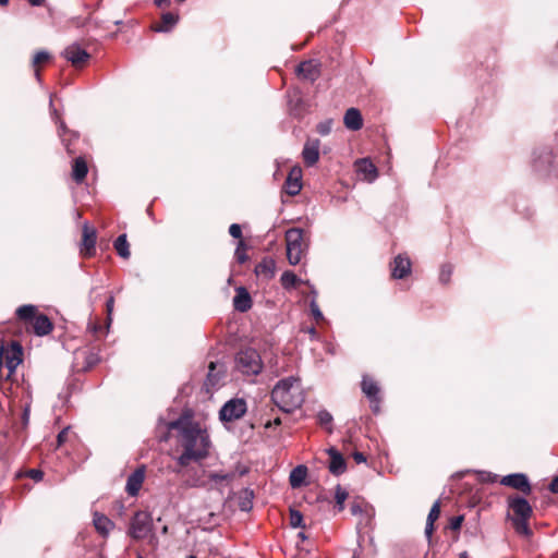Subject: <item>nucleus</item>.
Returning a JSON list of instances; mask_svg holds the SVG:
<instances>
[{"mask_svg": "<svg viewBox=\"0 0 558 558\" xmlns=\"http://www.w3.org/2000/svg\"><path fill=\"white\" fill-rule=\"evenodd\" d=\"M167 436L161 440L173 437L182 453H209L211 439L204 422L196 421L192 414L183 413L177 420L166 424Z\"/></svg>", "mask_w": 558, "mask_h": 558, "instance_id": "1", "label": "nucleus"}, {"mask_svg": "<svg viewBox=\"0 0 558 558\" xmlns=\"http://www.w3.org/2000/svg\"><path fill=\"white\" fill-rule=\"evenodd\" d=\"M271 400L283 412H292L304 402V393L298 378L291 376L279 380L271 391Z\"/></svg>", "mask_w": 558, "mask_h": 558, "instance_id": "2", "label": "nucleus"}, {"mask_svg": "<svg viewBox=\"0 0 558 558\" xmlns=\"http://www.w3.org/2000/svg\"><path fill=\"white\" fill-rule=\"evenodd\" d=\"M16 315L21 320L32 325L34 333L46 336L52 330V323L44 315H37V307L34 305H23L16 310Z\"/></svg>", "mask_w": 558, "mask_h": 558, "instance_id": "3", "label": "nucleus"}, {"mask_svg": "<svg viewBox=\"0 0 558 558\" xmlns=\"http://www.w3.org/2000/svg\"><path fill=\"white\" fill-rule=\"evenodd\" d=\"M235 368L246 376L258 375L264 367L259 353L252 348L240 350L234 359Z\"/></svg>", "mask_w": 558, "mask_h": 558, "instance_id": "4", "label": "nucleus"}, {"mask_svg": "<svg viewBox=\"0 0 558 558\" xmlns=\"http://www.w3.org/2000/svg\"><path fill=\"white\" fill-rule=\"evenodd\" d=\"M287 258L291 265H298L307 245L303 239V231L299 228H291L286 232Z\"/></svg>", "mask_w": 558, "mask_h": 558, "instance_id": "5", "label": "nucleus"}, {"mask_svg": "<svg viewBox=\"0 0 558 558\" xmlns=\"http://www.w3.org/2000/svg\"><path fill=\"white\" fill-rule=\"evenodd\" d=\"M153 531V518L149 512L136 511L131 519L129 526V535L135 539L141 541L146 538Z\"/></svg>", "mask_w": 558, "mask_h": 558, "instance_id": "6", "label": "nucleus"}, {"mask_svg": "<svg viewBox=\"0 0 558 558\" xmlns=\"http://www.w3.org/2000/svg\"><path fill=\"white\" fill-rule=\"evenodd\" d=\"M247 410V405L244 399L234 398L227 401L219 411L220 421L227 425L236 420H240Z\"/></svg>", "mask_w": 558, "mask_h": 558, "instance_id": "7", "label": "nucleus"}, {"mask_svg": "<svg viewBox=\"0 0 558 558\" xmlns=\"http://www.w3.org/2000/svg\"><path fill=\"white\" fill-rule=\"evenodd\" d=\"M508 508L513 512L512 520H530L533 508L530 502L521 496H509L507 499Z\"/></svg>", "mask_w": 558, "mask_h": 558, "instance_id": "8", "label": "nucleus"}, {"mask_svg": "<svg viewBox=\"0 0 558 558\" xmlns=\"http://www.w3.org/2000/svg\"><path fill=\"white\" fill-rule=\"evenodd\" d=\"M499 483L504 486L517 489L524 495H530L532 493V485L527 475L524 473L505 475L500 478Z\"/></svg>", "mask_w": 558, "mask_h": 558, "instance_id": "9", "label": "nucleus"}, {"mask_svg": "<svg viewBox=\"0 0 558 558\" xmlns=\"http://www.w3.org/2000/svg\"><path fill=\"white\" fill-rule=\"evenodd\" d=\"M146 466L140 465L136 468L126 480L125 492L131 497H136L142 488L145 480Z\"/></svg>", "mask_w": 558, "mask_h": 558, "instance_id": "10", "label": "nucleus"}, {"mask_svg": "<svg viewBox=\"0 0 558 558\" xmlns=\"http://www.w3.org/2000/svg\"><path fill=\"white\" fill-rule=\"evenodd\" d=\"M0 360L3 361L9 371L13 373L22 362L21 347L19 344H13L9 349L2 348L0 351Z\"/></svg>", "mask_w": 558, "mask_h": 558, "instance_id": "11", "label": "nucleus"}, {"mask_svg": "<svg viewBox=\"0 0 558 558\" xmlns=\"http://www.w3.org/2000/svg\"><path fill=\"white\" fill-rule=\"evenodd\" d=\"M63 57L78 68L82 66L89 59V53L77 44H72L63 51Z\"/></svg>", "mask_w": 558, "mask_h": 558, "instance_id": "12", "label": "nucleus"}, {"mask_svg": "<svg viewBox=\"0 0 558 558\" xmlns=\"http://www.w3.org/2000/svg\"><path fill=\"white\" fill-rule=\"evenodd\" d=\"M96 239V230L85 223L83 227V236L81 243V253L84 256L90 257L95 254Z\"/></svg>", "mask_w": 558, "mask_h": 558, "instance_id": "13", "label": "nucleus"}, {"mask_svg": "<svg viewBox=\"0 0 558 558\" xmlns=\"http://www.w3.org/2000/svg\"><path fill=\"white\" fill-rule=\"evenodd\" d=\"M355 171L363 180L368 183L374 182L378 177L376 166L367 158L359 159L355 161Z\"/></svg>", "mask_w": 558, "mask_h": 558, "instance_id": "14", "label": "nucleus"}, {"mask_svg": "<svg viewBox=\"0 0 558 558\" xmlns=\"http://www.w3.org/2000/svg\"><path fill=\"white\" fill-rule=\"evenodd\" d=\"M319 146L320 142L319 140H307L303 150H302V157L304 160V163L308 167L314 166L318 159H319Z\"/></svg>", "mask_w": 558, "mask_h": 558, "instance_id": "15", "label": "nucleus"}, {"mask_svg": "<svg viewBox=\"0 0 558 558\" xmlns=\"http://www.w3.org/2000/svg\"><path fill=\"white\" fill-rule=\"evenodd\" d=\"M301 179H302L301 168L300 167L292 168L291 171L289 172L287 180H286V192L289 195L294 196L300 193V191L302 189Z\"/></svg>", "mask_w": 558, "mask_h": 558, "instance_id": "16", "label": "nucleus"}, {"mask_svg": "<svg viewBox=\"0 0 558 558\" xmlns=\"http://www.w3.org/2000/svg\"><path fill=\"white\" fill-rule=\"evenodd\" d=\"M411 271V260L408 256L398 255L391 268V275L395 279H402L407 277Z\"/></svg>", "mask_w": 558, "mask_h": 558, "instance_id": "17", "label": "nucleus"}, {"mask_svg": "<svg viewBox=\"0 0 558 558\" xmlns=\"http://www.w3.org/2000/svg\"><path fill=\"white\" fill-rule=\"evenodd\" d=\"M296 72L302 78L314 82L319 76L318 63L314 60L301 62Z\"/></svg>", "mask_w": 558, "mask_h": 558, "instance_id": "18", "label": "nucleus"}, {"mask_svg": "<svg viewBox=\"0 0 558 558\" xmlns=\"http://www.w3.org/2000/svg\"><path fill=\"white\" fill-rule=\"evenodd\" d=\"M276 272V262L271 257L263 258L255 266V274L257 277L263 278L265 280H269L274 278Z\"/></svg>", "mask_w": 558, "mask_h": 558, "instance_id": "19", "label": "nucleus"}, {"mask_svg": "<svg viewBox=\"0 0 558 558\" xmlns=\"http://www.w3.org/2000/svg\"><path fill=\"white\" fill-rule=\"evenodd\" d=\"M235 292L236 293L233 299L234 308L241 313L247 312L252 307V299L250 293L243 287L238 288Z\"/></svg>", "mask_w": 558, "mask_h": 558, "instance_id": "20", "label": "nucleus"}, {"mask_svg": "<svg viewBox=\"0 0 558 558\" xmlns=\"http://www.w3.org/2000/svg\"><path fill=\"white\" fill-rule=\"evenodd\" d=\"M179 15L172 12L162 13L161 20L159 23L153 26V29L158 33H167L170 32L178 23Z\"/></svg>", "mask_w": 558, "mask_h": 558, "instance_id": "21", "label": "nucleus"}, {"mask_svg": "<svg viewBox=\"0 0 558 558\" xmlns=\"http://www.w3.org/2000/svg\"><path fill=\"white\" fill-rule=\"evenodd\" d=\"M343 122L345 128L351 131H359L363 126L361 112L355 108H350L345 111Z\"/></svg>", "mask_w": 558, "mask_h": 558, "instance_id": "22", "label": "nucleus"}, {"mask_svg": "<svg viewBox=\"0 0 558 558\" xmlns=\"http://www.w3.org/2000/svg\"><path fill=\"white\" fill-rule=\"evenodd\" d=\"M93 522L96 531L104 537H107L114 527V523L108 517L98 512L94 513Z\"/></svg>", "mask_w": 558, "mask_h": 558, "instance_id": "23", "label": "nucleus"}, {"mask_svg": "<svg viewBox=\"0 0 558 558\" xmlns=\"http://www.w3.org/2000/svg\"><path fill=\"white\" fill-rule=\"evenodd\" d=\"M307 468L304 464L295 466L289 476V483L292 488H300L306 485Z\"/></svg>", "mask_w": 558, "mask_h": 558, "instance_id": "24", "label": "nucleus"}, {"mask_svg": "<svg viewBox=\"0 0 558 558\" xmlns=\"http://www.w3.org/2000/svg\"><path fill=\"white\" fill-rule=\"evenodd\" d=\"M362 391L371 399L372 402L378 403L379 387L371 377H363Z\"/></svg>", "mask_w": 558, "mask_h": 558, "instance_id": "25", "label": "nucleus"}, {"mask_svg": "<svg viewBox=\"0 0 558 558\" xmlns=\"http://www.w3.org/2000/svg\"><path fill=\"white\" fill-rule=\"evenodd\" d=\"M88 172L87 163L82 157H77L74 159L72 177L75 182L81 183L86 178Z\"/></svg>", "mask_w": 558, "mask_h": 558, "instance_id": "26", "label": "nucleus"}, {"mask_svg": "<svg viewBox=\"0 0 558 558\" xmlns=\"http://www.w3.org/2000/svg\"><path fill=\"white\" fill-rule=\"evenodd\" d=\"M328 469L329 472L336 476L343 474L347 471V463L343 456H330Z\"/></svg>", "mask_w": 558, "mask_h": 558, "instance_id": "27", "label": "nucleus"}, {"mask_svg": "<svg viewBox=\"0 0 558 558\" xmlns=\"http://www.w3.org/2000/svg\"><path fill=\"white\" fill-rule=\"evenodd\" d=\"M254 493L250 488H245L239 496V508L242 511H250L253 508Z\"/></svg>", "mask_w": 558, "mask_h": 558, "instance_id": "28", "label": "nucleus"}, {"mask_svg": "<svg viewBox=\"0 0 558 558\" xmlns=\"http://www.w3.org/2000/svg\"><path fill=\"white\" fill-rule=\"evenodd\" d=\"M113 246H114V250L117 251V253L119 254V256H121L124 259L130 257V254H131L130 245H129L125 234L119 235L116 239Z\"/></svg>", "mask_w": 558, "mask_h": 558, "instance_id": "29", "label": "nucleus"}, {"mask_svg": "<svg viewBox=\"0 0 558 558\" xmlns=\"http://www.w3.org/2000/svg\"><path fill=\"white\" fill-rule=\"evenodd\" d=\"M281 284L284 289H293L301 281L298 276L292 271H284L280 278Z\"/></svg>", "mask_w": 558, "mask_h": 558, "instance_id": "30", "label": "nucleus"}, {"mask_svg": "<svg viewBox=\"0 0 558 558\" xmlns=\"http://www.w3.org/2000/svg\"><path fill=\"white\" fill-rule=\"evenodd\" d=\"M208 456H179L178 463L181 466H189L191 464L203 466V461Z\"/></svg>", "mask_w": 558, "mask_h": 558, "instance_id": "31", "label": "nucleus"}, {"mask_svg": "<svg viewBox=\"0 0 558 558\" xmlns=\"http://www.w3.org/2000/svg\"><path fill=\"white\" fill-rule=\"evenodd\" d=\"M317 422L323 428H325L327 432L331 433L332 415L328 411H326V410L319 411L317 414Z\"/></svg>", "mask_w": 558, "mask_h": 558, "instance_id": "32", "label": "nucleus"}, {"mask_svg": "<svg viewBox=\"0 0 558 558\" xmlns=\"http://www.w3.org/2000/svg\"><path fill=\"white\" fill-rule=\"evenodd\" d=\"M512 525L518 534L526 537H530L532 535V530L529 525V520H512Z\"/></svg>", "mask_w": 558, "mask_h": 558, "instance_id": "33", "label": "nucleus"}, {"mask_svg": "<svg viewBox=\"0 0 558 558\" xmlns=\"http://www.w3.org/2000/svg\"><path fill=\"white\" fill-rule=\"evenodd\" d=\"M348 498V492L341 487V485L336 486L335 490V499L337 510L340 512L344 509V501Z\"/></svg>", "mask_w": 558, "mask_h": 558, "instance_id": "34", "label": "nucleus"}, {"mask_svg": "<svg viewBox=\"0 0 558 558\" xmlns=\"http://www.w3.org/2000/svg\"><path fill=\"white\" fill-rule=\"evenodd\" d=\"M234 477L233 472H210L208 473V478L213 482H222V481H230Z\"/></svg>", "mask_w": 558, "mask_h": 558, "instance_id": "35", "label": "nucleus"}, {"mask_svg": "<svg viewBox=\"0 0 558 558\" xmlns=\"http://www.w3.org/2000/svg\"><path fill=\"white\" fill-rule=\"evenodd\" d=\"M367 508V504L362 499H356L350 505V511L353 515L363 513Z\"/></svg>", "mask_w": 558, "mask_h": 558, "instance_id": "36", "label": "nucleus"}, {"mask_svg": "<svg viewBox=\"0 0 558 558\" xmlns=\"http://www.w3.org/2000/svg\"><path fill=\"white\" fill-rule=\"evenodd\" d=\"M290 525L294 529L303 526V515L299 510L290 511Z\"/></svg>", "mask_w": 558, "mask_h": 558, "instance_id": "37", "label": "nucleus"}, {"mask_svg": "<svg viewBox=\"0 0 558 558\" xmlns=\"http://www.w3.org/2000/svg\"><path fill=\"white\" fill-rule=\"evenodd\" d=\"M235 258L240 264H243L247 260V255L245 253V244L243 240H240L238 246L235 248Z\"/></svg>", "mask_w": 558, "mask_h": 558, "instance_id": "38", "label": "nucleus"}, {"mask_svg": "<svg viewBox=\"0 0 558 558\" xmlns=\"http://www.w3.org/2000/svg\"><path fill=\"white\" fill-rule=\"evenodd\" d=\"M439 515H440V501L436 500L429 510L426 521L435 522L439 518Z\"/></svg>", "mask_w": 558, "mask_h": 558, "instance_id": "39", "label": "nucleus"}, {"mask_svg": "<svg viewBox=\"0 0 558 558\" xmlns=\"http://www.w3.org/2000/svg\"><path fill=\"white\" fill-rule=\"evenodd\" d=\"M331 128H332V121L326 120V121L318 123L316 130L320 135H328L331 131Z\"/></svg>", "mask_w": 558, "mask_h": 558, "instance_id": "40", "label": "nucleus"}, {"mask_svg": "<svg viewBox=\"0 0 558 558\" xmlns=\"http://www.w3.org/2000/svg\"><path fill=\"white\" fill-rule=\"evenodd\" d=\"M544 162H551V154L549 151H545L543 157H539L538 159L534 160V166L536 170L541 171Z\"/></svg>", "mask_w": 558, "mask_h": 558, "instance_id": "41", "label": "nucleus"}, {"mask_svg": "<svg viewBox=\"0 0 558 558\" xmlns=\"http://www.w3.org/2000/svg\"><path fill=\"white\" fill-rule=\"evenodd\" d=\"M72 434L70 427L63 428L57 437L58 448H60L65 441H68L70 435Z\"/></svg>", "mask_w": 558, "mask_h": 558, "instance_id": "42", "label": "nucleus"}, {"mask_svg": "<svg viewBox=\"0 0 558 558\" xmlns=\"http://www.w3.org/2000/svg\"><path fill=\"white\" fill-rule=\"evenodd\" d=\"M50 58L49 53L47 51H38L33 59V65L37 66L43 62L48 61Z\"/></svg>", "mask_w": 558, "mask_h": 558, "instance_id": "43", "label": "nucleus"}, {"mask_svg": "<svg viewBox=\"0 0 558 558\" xmlns=\"http://www.w3.org/2000/svg\"><path fill=\"white\" fill-rule=\"evenodd\" d=\"M451 274H452L451 265H444L440 270V276H439L440 281L444 283H447L449 281Z\"/></svg>", "mask_w": 558, "mask_h": 558, "instance_id": "44", "label": "nucleus"}, {"mask_svg": "<svg viewBox=\"0 0 558 558\" xmlns=\"http://www.w3.org/2000/svg\"><path fill=\"white\" fill-rule=\"evenodd\" d=\"M377 457L378 456H353V458L357 464L366 463L368 465H373L375 462V458H377Z\"/></svg>", "mask_w": 558, "mask_h": 558, "instance_id": "45", "label": "nucleus"}, {"mask_svg": "<svg viewBox=\"0 0 558 558\" xmlns=\"http://www.w3.org/2000/svg\"><path fill=\"white\" fill-rule=\"evenodd\" d=\"M463 520H464L463 515L452 517L449 521V527L452 531H458L461 527Z\"/></svg>", "mask_w": 558, "mask_h": 558, "instance_id": "46", "label": "nucleus"}, {"mask_svg": "<svg viewBox=\"0 0 558 558\" xmlns=\"http://www.w3.org/2000/svg\"><path fill=\"white\" fill-rule=\"evenodd\" d=\"M312 315L314 318L319 322L324 319L323 313L320 312L318 304L313 300L310 304Z\"/></svg>", "mask_w": 558, "mask_h": 558, "instance_id": "47", "label": "nucleus"}, {"mask_svg": "<svg viewBox=\"0 0 558 558\" xmlns=\"http://www.w3.org/2000/svg\"><path fill=\"white\" fill-rule=\"evenodd\" d=\"M229 233L232 238L242 240V230L240 225L232 223L229 228Z\"/></svg>", "mask_w": 558, "mask_h": 558, "instance_id": "48", "label": "nucleus"}, {"mask_svg": "<svg viewBox=\"0 0 558 558\" xmlns=\"http://www.w3.org/2000/svg\"><path fill=\"white\" fill-rule=\"evenodd\" d=\"M113 305H114V298L110 296L106 303L107 314H108L107 329L109 328L110 323H111V314L113 311Z\"/></svg>", "mask_w": 558, "mask_h": 558, "instance_id": "49", "label": "nucleus"}, {"mask_svg": "<svg viewBox=\"0 0 558 558\" xmlns=\"http://www.w3.org/2000/svg\"><path fill=\"white\" fill-rule=\"evenodd\" d=\"M27 475L33 478L34 481L38 482L43 478L44 476V473L41 470L39 469H31L28 472H27Z\"/></svg>", "mask_w": 558, "mask_h": 558, "instance_id": "50", "label": "nucleus"}, {"mask_svg": "<svg viewBox=\"0 0 558 558\" xmlns=\"http://www.w3.org/2000/svg\"><path fill=\"white\" fill-rule=\"evenodd\" d=\"M548 490L553 494H558V475L554 476L548 484Z\"/></svg>", "mask_w": 558, "mask_h": 558, "instance_id": "51", "label": "nucleus"}, {"mask_svg": "<svg viewBox=\"0 0 558 558\" xmlns=\"http://www.w3.org/2000/svg\"><path fill=\"white\" fill-rule=\"evenodd\" d=\"M88 328L97 337L99 336V333L102 330L101 326L99 324H97V323H90Z\"/></svg>", "mask_w": 558, "mask_h": 558, "instance_id": "52", "label": "nucleus"}, {"mask_svg": "<svg viewBox=\"0 0 558 558\" xmlns=\"http://www.w3.org/2000/svg\"><path fill=\"white\" fill-rule=\"evenodd\" d=\"M60 129H61V130H62V132H63L62 134H60V136L62 137V141H63V143H64V145H65V148H66V150H68V153H69V154H72V150L70 149V144H69V143H66V140L63 137V136H64V133L66 132V128H65V125H64V123H63V122H61V123H60Z\"/></svg>", "mask_w": 558, "mask_h": 558, "instance_id": "53", "label": "nucleus"}, {"mask_svg": "<svg viewBox=\"0 0 558 558\" xmlns=\"http://www.w3.org/2000/svg\"><path fill=\"white\" fill-rule=\"evenodd\" d=\"M434 523L435 522H429V521H426V526H425V535L429 538L432 536V534L434 533Z\"/></svg>", "mask_w": 558, "mask_h": 558, "instance_id": "54", "label": "nucleus"}, {"mask_svg": "<svg viewBox=\"0 0 558 558\" xmlns=\"http://www.w3.org/2000/svg\"><path fill=\"white\" fill-rule=\"evenodd\" d=\"M29 404H27L25 408H24V412H23V421H24V424H27L28 422V418H29Z\"/></svg>", "mask_w": 558, "mask_h": 558, "instance_id": "55", "label": "nucleus"}, {"mask_svg": "<svg viewBox=\"0 0 558 558\" xmlns=\"http://www.w3.org/2000/svg\"><path fill=\"white\" fill-rule=\"evenodd\" d=\"M154 2L157 7H162L163 4L168 3L169 0H154Z\"/></svg>", "mask_w": 558, "mask_h": 558, "instance_id": "56", "label": "nucleus"}, {"mask_svg": "<svg viewBox=\"0 0 558 558\" xmlns=\"http://www.w3.org/2000/svg\"><path fill=\"white\" fill-rule=\"evenodd\" d=\"M326 453L332 454V453H340V452L335 447H330V448L326 449Z\"/></svg>", "mask_w": 558, "mask_h": 558, "instance_id": "57", "label": "nucleus"}, {"mask_svg": "<svg viewBox=\"0 0 558 558\" xmlns=\"http://www.w3.org/2000/svg\"><path fill=\"white\" fill-rule=\"evenodd\" d=\"M32 5H40L45 0H28Z\"/></svg>", "mask_w": 558, "mask_h": 558, "instance_id": "58", "label": "nucleus"}, {"mask_svg": "<svg viewBox=\"0 0 558 558\" xmlns=\"http://www.w3.org/2000/svg\"><path fill=\"white\" fill-rule=\"evenodd\" d=\"M248 472V469L246 466L239 469V475L243 476Z\"/></svg>", "mask_w": 558, "mask_h": 558, "instance_id": "59", "label": "nucleus"}, {"mask_svg": "<svg viewBox=\"0 0 558 558\" xmlns=\"http://www.w3.org/2000/svg\"><path fill=\"white\" fill-rule=\"evenodd\" d=\"M214 368H215V363H213V362H211V363L209 364V374H208V377H210V376H211V372L214 371Z\"/></svg>", "mask_w": 558, "mask_h": 558, "instance_id": "60", "label": "nucleus"}, {"mask_svg": "<svg viewBox=\"0 0 558 558\" xmlns=\"http://www.w3.org/2000/svg\"><path fill=\"white\" fill-rule=\"evenodd\" d=\"M308 332H310V335H311L312 337H315V336H316V330H315V328H314V327L310 328V329H308Z\"/></svg>", "mask_w": 558, "mask_h": 558, "instance_id": "61", "label": "nucleus"}, {"mask_svg": "<svg viewBox=\"0 0 558 558\" xmlns=\"http://www.w3.org/2000/svg\"><path fill=\"white\" fill-rule=\"evenodd\" d=\"M9 2V0H0V5H5Z\"/></svg>", "mask_w": 558, "mask_h": 558, "instance_id": "62", "label": "nucleus"}, {"mask_svg": "<svg viewBox=\"0 0 558 558\" xmlns=\"http://www.w3.org/2000/svg\"><path fill=\"white\" fill-rule=\"evenodd\" d=\"M35 75H36L37 80H39V78H40V74H39V71H38V70H36V71H35Z\"/></svg>", "mask_w": 558, "mask_h": 558, "instance_id": "63", "label": "nucleus"}, {"mask_svg": "<svg viewBox=\"0 0 558 558\" xmlns=\"http://www.w3.org/2000/svg\"><path fill=\"white\" fill-rule=\"evenodd\" d=\"M189 558H195L194 556H189Z\"/></svg>", "mask_w": 558, "mask_h": 558, "instance_id": "64", "label": "nucleus"}]
</instances>
